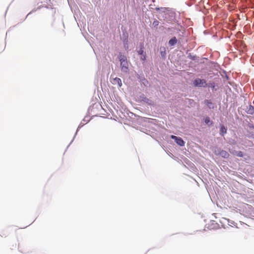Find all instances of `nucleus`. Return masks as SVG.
Returning a JSON list of instances; mask_svg holds the SVG:
<instances>
[{
	"instance_id": "f257e3e1",
	"label": "nucleus",
	"mask_w": 254,
	"mask_h": 254,
	"mask_svg": "<svg viewBox=\"0 0 254 254\" xmlns=\"http://www.w3.org/2000/svg\"><path fill=\"white\" fill-rule=\"evenodd\" d=\"M122 71L127 73L128 71V64L126 56L121 55L119 57Z\"/></svg>"
},
{
	"instance_id": "f03ea898",
	"label": "nucleus",
	"mask_w": 254,
	"mask_h": 254,
	"mask_svg": "<svg viewBox=\"0 0 254 254\" xmlns=\"http://www.w3.org/2000/svg\"><path fill=\"white\" fill-rule=\"evenodd\" d=\"M193 85L195 87H205L207 86L206 80L200 78H196L193 81Z\"/></svg>"
},
{
	"instance_id": "7ed1b4c3",
	"label": "nucleus",
	"mask_w": 254,
	"mask_h": 254,
	"mask_svg": "<svg viewBox=\"0 0 254 254\" xmlns=\"http://www.w3.org/2000/svg\"><path fill=\"white\" fill-rule=\"evenodd\" d=\"M171 138L174 139L176 143L180 146H184L185 145V142L182 138L178 137L173 135L171 136Z\"/></svg>"
},
{
	"instance_id": "20e7f679",
	"label": "nucleus",
	"mask_w": 254,
	"mask_h": 254,
	"mask_svg": "<svg viewBox=\"0 0 254 254\" xmlns=\"http://www.w3.org/2000/svg\"><path fill=\"white\" fill-rule=\"evenodd\" d=\"M217 152H217L216 150L215 151V154L219 155L224 158H227L229 156V153L225 150L217 149Z\"/></svg>"
},
{
	"instance_id": "39448f33",
	"label": "nucleus",
	"mask_w": 254,
	"mask_h": 254,
	"mask_svg": "<svg viewBox=\"0 0 254 254\" xmlns=\"http://www.w3.org/2000/svg\"><path fill=\"white\" fill-rule=\"evenodd\" d=\"M112 83L113 84H117L120 87H121L122 85V82L121 79L118 77H116L113 79Z\"/></svg>"
},
{
	"instance_id": "423d86ee",
	"label": "nucleus",
	"mask_w": 254,
	"mask_h": 254,
	"mask_svg": "<svg viewBox=\"0 0 254 254\" xmlns=\"http://www.w3.org/2000/svg\"><path fill=\"white\" fill-rule=\"evenodd\" d=\"M177 43V40L175 37H173L169 41L168 44L169 46H172Z\"/></svg>"
},
{
	"instance_id": "0eeeda50",
	"label": "nucleus",
	"mask_w": 254,
	"mask_h": 254,
	"mask_svg": "<svg viewBox=\"0 0 254 254\" xmlns=\"http://www.w3.org/2000/svg\"><path fill=\"white\" fill-rule=\"evenodd\" d=\"M247 112L250 114H253L254 113V107L251 105H250Z\"/></svg>"
},
{
	"instance_id": "6e6552de",
	"label": "nucleus",
	"mask_w": 254,
	"mask_h": 254,
	"mask_svg": "<svg viewBox=\"0 0 254 254\" xmlns=\"http://www.w3.org/2000/svg\"><path fill=\"white\" fill-rule=\"evenodd\" d=\"M160 53L162 57H165L166 55V49L165 47L160 48Z\"/></svg>"
},
{
	"instance_id": "1a4fd4ad",
	"label": "nucleus",
	"mask_w": 254,
	"mask_h": 254,
	"mask_svg": "<svg viewBox=\"0 0 254 254\" xmlns=\"http://www.w3.org/2000/svg\"><path fill=\"white\" fill-rule=\"evenodd\" d=\"M227 132V128L223 126H221V128H220V134H222V135H223L224 133H226Z\"/></svg>"
},
{
	"instance_id": "9d476101",
	"label": "nucleus",
	"mask_w": 254,
	"mask_h": 254,
	"mask_svg": "<svg viewBox=\"0 0 254 254\" xmlns=\"http://www.w3.org/2000/svg\"><path fill=\"white\" fill-rule=\"evenodd\" d=\"M204 122L206 124H210V125H212L213 124V122L210 121V118L208 117L205 118Z\"/></svg>"
},
{
	"instance_id": "9b49d317",
	"label": "nucleus",
	"mask_w": 254,
	"mask_h": 254,
	"mask_svg": "<svg viewBox=\"0 0 254 254\" xmlns=\"http://www.w3.org/2000/svg\"><path fill=\"white\" fill-rule=\"evenodd\" d=\"M143 44H141L140 49L137 51V53L139 55H142L145 53L143 50Z\"/></svg>"
},
{
	"instance_id": "f8f14e48",
	"label": "nucleus",
	"mask_w": 254,
	"mask_h": 254,
	"mask_svg": "<svg viewBox=\"0 0 254 254\" xmlns=\"http://www.w3.org/2000/svg\"><path fill=\"white\" fill-rule=\"evenodd\" d=\"M235 155L239 157H243V153L241 151H237L236 152Z\"/></svg>"
},
{
	"instance_id": "ddd939ff",
	"label": "nucleus",
	"mask_w": 254,
	"mask_h": 254,
	"mask_svg": "<svg viewBox=\"0 0 254 254\" xmlns=\"http://www.w3.org/2000/svg\"><path fill=\"white\" fill-rule=\"evenodd\" d=\"M145 101L149 105H153L154 104L153 102L152 101H151L148 99H145Z\"/></svg>"
},
{
	"instance_id": "4468645a",
	"label": "nucleus",
	"mask_w": 254,
	"mask_h": 254,
	"mask_svg": "<svg viewBox=\"0 0 254 254\" xmlns=\"http://www.w3.org/2000/svg\"><path fill=\"white\" fill-rule=\"evenodd\" d=\"M153 25L154 27L157 26L159 25V21L157 20H155L153 22Z\"/></svg>"
},
{
	"instance_id": "2eb2a0df",
	"label": "nucleus",
	"mask_w": 254,
	"mask_h": 254,
	"mask_svg": "<svg viewBox=\"0 0 254 254\" xmlns=\"http://www.w3.org/2000/svg\"><path fill=\"white\" fill-rule=\"evenodd\" d=\"M141 60L142 61H145L146 60V54L144 53V54L142 55V57H141Z\"/></svg>"
},
{
	"instance_id": "dca6fc26",
	"label": "nucleus",
	"mask_w": 254,
	"mask_h": 254,
	"mask_svg": "<svg viewBox=\"0 0 254 254\" xmlns=\"http://www.w3.org/2000/svg\"><path fill=\"white\" fill-rule=\"evenodd\" d=\"M211 87H212L213 88L214 87V85L213 84H211Z\"/></svg>"
}]
</instances>
